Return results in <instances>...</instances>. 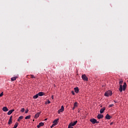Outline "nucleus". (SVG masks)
Masks as SVG:
<instances>
[{
    "label": "nucleus",
    "mask_w": 128,
    "mask_h": 128,
    "mask_svg": "<svg viewBox=\"0 0 128 128\" xmlns=\"http://www.w3.org/2000/svg\"><path fill=\"white\" fill-rule=\"evenodd\" d=\"M112 92L111 90H108L104 94L105 96H112Z\"/></svg>",
    "instance_id": "f257e3e1"
},
{
    "label": "nucleus",
    "mask_w": 128,
    "mask_h": 128,
    "mask_svg": "<svg viewBox=\"0 0 128 128\" xmlns=\"http://www.w3.org/2000/svg\"><path fill=\"white\" fill-rule=\"evenodd\" d=\"M82 78L84 82H88V76L86 74L82 75Z\"/></svg>",
    "instance_id": "f03ea898"
},
{
    "label": "nucleus",
    "mask_w": 128,
    "mask_h": 128,
    "mask_svg": "<svg viewBox=\"0 0 128 128\" xmlns=\"http://www.w3.org/2000/svg\"><path fill=\"white\" fill-rule=\"evenodd\" d=\"M64 110V106H61V108L58 110V114H60V112H62Z\"/></svg>",
    "instance_id": "7ed1b4c3"
},
{
    "label": "nucleus",
    "mask_w": 128,
    "mask_h": 128,
    "mask_svg": "<svg viewBox=\"0 0 128 128\" xmlns=\"http://www.w3.org/2000/svg\"><path fill=\"white\" fill-rule=\"evenodd\" d=\"M12 116H11L9 119L8 124H12Z\"/></svg>",
    "instance_id": "20e7f679"
},
{
    "label": "nucleus",
    "mask_w": 128,
    "mask_h": 128,
    "mask_svg": "<svg viewBox=\"0 0 128 128\" xmlns=\"http://www.w3.org/2000/svg\"><path fill=\"white\" fill-rule=\"evenodd\" d=\"M90 122H92V124H96V120L94 118H92L90 120Z\"/></svg>",
    "instance_id": "39448f33"
},
{
    "label": "nucleus",
    "mask_w": 128,
    "mask_h": 128,
    "mask_svg": "<svg viewBox=\"0 0 128 128\" xmlns=\"http://www.w3.org/2000/svg\"><path fill=\"white\" fill-rule=\"evenodd\" d=\"M76 124H78V120H76L74 122H71L69 124H70L72 126H76Z\"/></svg>",
    "instance_id": "423d86ee"
},
{
    "label": "nucleus",
    "mask_w": 128,
    "mask_h": 128,
    "mask_svg": "<svg viewBox=\"0 0 128 128\" xmlns=\"http://www.w3.org/2000/svg\"><path fill=\"white\" fill-rule=\"evenodd\" d=\"M44 122H40V123H39L38 125L37 126V128H40V126H44Z\"/></svg>",
    "instance_id": "0eeeda50"
},
{
    "label": "nucleus",
    "mask_w": 128,
    "mask_h": 128,
    "mask_svg": "<svg viewBox=\"0 0 128 128\" xmlns=\"http://www.w3.org/2000/svg\"><path fill=\"white\" fill-rule=\"evenodd\" d=\"M97 118H98V120H100V118H104V115L102 114H98L97 116Z\"/></svg>",
    "instance_id": "6e6552de"
},
{
    "label": "nucleus",
    "mask_w": 128,
    "mask_h": 128,
    "mask_svg": "<svg viewBox=\"0 0 128 128\" xmlns=\"http://www.w3.org/2000/svg\"><path fill=\"white\" fill-rule=\"evenodd\" d=\"M74 92H76V94H78V92H80V90L78 89V87H76L74 88Z\"/></svg>",
    "instance_id": "1a4fd4ad"
},
{
    "label": "nucleus",
    "mask_w": 128,
    "mask_h": 128,
    "mask_svg": "<svg viewBox=\"0 0 128 128\" xmlns=\"http://www.w3.org/2000/svg\"><path fill=\"white\" fill-rule=\"evenodd\" d=\"M2 110L3 112H8V107L4 106L2 108Z\"/></svg>",
    "instance_id": "9d476101"
},
{
    "label": "nucleus",
    "mask_w": 128,
    "mask_h": 128,
    "mask_svg": "<svg viewBox=\"0 0 128 128\" xmlns=\"http://www.w3.org/2000/svg\"><path fill=\"white\" fill-rule=\"evenodd\" d=\"M14 110H10L8 112V116H10V114H12V112H14Z\"/></svg>",
    "instance_id": "9b49d317"
},
{
    "label": "nucleus",
    "mask_w": 128,
    "mask_h": 128,
    "mask_svg": "<svg viewBox=\"0 0 128 128\" xmlns=\"http://www.w3.org/2000/svg\"><path fill=\"white\" fill-rule=\"evenodd\" d=\"M104 110H106V107L102 108L100 110V114H103V112H104Z\"/></svg>",
    "instance_id": "f8f14e48"
},
{
    "label": "nucleus",
    "mask_w": 128,
    "mask_h": 128,
    "mask_svg": "<svg viewBox=\"0 0 128 128\" xmlns=\"http://www.w3.org/2000/svg\"><path fill=\"white\" fill-rule=\"evenodd\" d=\"M106 120H110L112 118V116H110V114H106Z\"/></svg>",
    "instance_id": "ddd939ff"
},
{
    "label": "nucleus",
    "mask_w": 128,
    "mask_h": 128,
    "mask_svg": "<svg viewBox=\"0 0 128 128\" xmlns=\"http://www.w3.org/2000/svg\"><path fill=\"white\" fill-rule=\"evenodd\" d=\"M38 96H44V92H40L38 94Z\"/></svg>",
    "instance_id": "4468645a"
},
{
    "label": "nucleus",
    "mask_w": 128,
    "mask_h": 128,
    "mask_svg": "<svg viewBox=\"0 0 128 128\" xmlns=\"http://www.w3.org/2000/svg\"><path fill=\"white\" fill-rule=\"evenodd\" d=\"M119 90L120 92H122V84L120 85Z\"/></svg>",
    "instance_id": "2eb2a0df"
},
{
    "label": "nucleus",
    "mask_w": 128,
    "mask_h": 128,
    "mask_svg": "<svg viewBox=\"0 0 128 128\" xmlns=\"http://www.w3.org/2000/svg\"><path fill=\"white\" fill-rule=\"evenodd\" d=\"M122 86H123V90H126V84L124 82Z\"/></svg>",
    "instance_id": "dca6fc26"
},
{
    "label": "nucleus",
    "mask_w": 128,
    "mask_h": 128,
    "mask_svg": "<svg viewBox=\"0 0 128 128\" xmlns=\"http://www.w3.org/2000/svg\"><path fill=\"white\" fill-rule=\"evenodd\" d=\"M23 118H24L23 116H20L18 119V122H20V120H22Z\"/></svg>",
    "instance_id": "f3484780"
},
{
    "label": "nucleus",
    "mask_w": 128,
    "mask_h": 128,
    "mask_svg": "<svg viewBox=\"0 0 128 128\" xmlns=\"http://www.w3.org/2000/svg\"><path fill=\"white\" fill-rule=\"evenodd\" d=\"M58 119H56L53 122V124H58Z\"/></svg>",
    "instance_id": "a211bd4d"
},
{
    "label": "nucleus",
    "mask_w": 128,
    "mask_h": 128,
    "mask_svg": "<svg viewBox=\"0 0 128 128\" xmlns=\"http://www.w3.org/2000/svg\"><path fill=\"white\" fill-rule=\"evenodd\" d=\"M30 115H28L25 118V120H30Z\"/></svg>",
    "instance_id": "6ab92c4d"
},
{
    "label": "nucleus",
    "mask_w": 128,
    "mask_h": 128,
    "mask_svg": "<svg viewBox=\"0 0 128 128\" xmlns=\"http://www.w3.org/2000/svg\"><path fill=\"white\" fill-rule=\"evenodd\" d=\"M18 123L16 122L15 124L14 125V126L13 127V128H18Z\"/></svg>",
    "instance_id": "aec40b11"
},
{
    "label": "nucleus",
    "mask_w": 128,
    "mask_h": 128,
    "mask_svg": "<svg viewBox=\"0 0 128 128\" xmlns=\"http://www.w3.org/2000/svg\"><path fill=\"white\" fill-rule=\"evenodd\" d=\"M38 116H40V113H37L35 115V118H38Z\"/></svg>",
    "instance_id": "412c9836"
},
{
    "label": "nucleus",
    "mask_w": 128,
    "mask_h": 128,
    "mask_svg": "<svg viewBox=\"0 0 128 128\" xmlns=\"http://www.w3.org/2000/svg\"><path fill=\"white\" fill-rule=\"evenodd\" d=\"M38 98V94H36V95L34 96H33V98H34V99H36L37 98Z\"/></svg>",
    "instance_id": "4be33fe9"
},
{
    "label": "nucleus",
    "mask_w": 128,
    "mask_h": 128,
    "mask_svg": "<svg viewBox=\"0 0 128 128\" xmlns=\"http://www.w3.org/2000/svg\"><path fill=\"white\" fill-rule=\"evenodd\" d=\"M16 80V77H13L11 78L12 82H14V80Z\"/></svg>",
    "instance_id": "5701e85b"
},
{
    "label": "nucleus",
    "mask_w": 128,
    "mask_h": 128,
    "mask_svg": "<svg viewBox=\"0 0 128 128\" xmlns=\"http://www.w3.org/2000/svg\"><path fill=\"white\" fill-rule=\"evenodd\" d=\"M30 76L31 78H36V77L34 76L32 74H30Z\"/></svg>",
    "instance_id": "b1692460"
},
{
    "label": "nucleus",
    "mask_w": 128,
    "mask_h": 128,
    "mask_svg": "<svg viewBox=\"0 0 128 128\" xmlns=\"http://www.w3.org/2000/svg\"><path fill=\"white\" fill-rule=\"evenodd\" d=\"M56 126V124L54 123V124H52V126H50V128H54V126Z\"/></svg>",
    "instance_id": "393cba45"
},
{
    "label": "nucleus",
    "mask_w": 128,
    "mask_h": 128,
    "mask_svg": "<svg viewBox=\"0 0 128 128\" xmlns=\"http://www.w3.org/2000/svg\"><path fill=\"white\" fill-rule=\"evenodd\" d=\"M74 106L75 107L78 106V103L76 102L74 103Z\"/></svg>",
    "instance_id": "a878e982"
},
{
    "label": "nucleus",
    "mask_w": 128,
    "mask_h": 128,
    "mask_svg": "<svg viewBox=\"0 0 128 128\" xmlns=\"http://www.w3.org/2000/svg\"><path fill=\"white\" fill-rule=\"evenodd\" d=\"M24 110H25L24 108H22L20 110V112H24Z\"/></svg>",
    "instance_id": "bb28decb"
},
{
    "label": "nucleus",
    "mask_w": 128,
    "mask_h": 128,
    "mask_svg": "<svg viewBox=\"0 0 128 128\" xmlns=\"http://www.w3.org/2000/svg\"><path fill=\"white\" fill-rule=\"evenodd\" d=\"M68 128H74V127H72V126L69 124V125L68 126Z\"/></svg>",
    "instance_id": "cd10ccee"
},
{
    "label": "nucleus",
    "mask_w": 128,
    "mask_h": 128,
    "mask_svg": "<svg viewBox=\"0 0 128 128\" xmlns=\"http://www.w3.org/2000/svg\"><path fill=\"white\" fill-rule=\"evenodd\" d=\"M122 82H122V80H120V82H119L120 84H122Z\"/></svg>",
    "instance_id": "c85d7f7f"
},
{
    "label": "nucleus",
    "mask_w": 128,
    "mask_h": 128,
    "mask_svg": "<svg viewBox=\"0 0 128 128\" xmlns=\"http://www.w3.org/2000/svg\"><path fill=\"white\" fill-rule=\"evenodd\" d=\"M4 96V92H2L0 94V96Z\"/></svg>",
    "instance_id": "c756f323"
},
{
    "label": "nucleus",
    "mask_w": 128,
    "mask_h": 128,
    "mask_svg": "<svg viewBox=\"0 0 128 128\" xmlns=\"http://www.w3.org/2000/svg\"><path fill=\"white\" fill-rule=\"evenodd\" d=\"M114 106V104H110L109 106H108V108H112Z\"/></svg>",
    "instance_id": "7c9ffc66"
},
{
    "label": "nucleus",
    "mask_w": 128,
    "mask_h": 128,
    "mask_svg": "<svg viewBox=\"0 0 128 128\" xmlns=\"http://www.w3.org/2000/svg\"><path fill=\"white\" fill-rule=\"evenodd\" d=\"M28 109H26L25 111L26 114H28Z\"/></svg>",
    "instance_id": "2f4dec72"
},
{
    "label": "nucleus",
    "mask_w": 128,
    "mask_h": 128,
    "mask_svg": "<svg viewBox=\"0 0 128 128\" xmlns=\"http://www.w3.org/2000/svg\"><path fill=\"white\" fill-rule=\"evenodd\" d=\"M72 94H73V96H74V92L72 91Z\"/></svg>",
    "instance_id": "473e14b6"
},
{
    "label": "nucleus",
    "mask_w": 128,
    "mask_h": 128,
    "mask_svg": "<svg viewBox=\"0 0 128 128\" xmlns=\"http://www.w3.org/2000/svg\"><path fill=\"white\" fill-rule=\"evenodd\" d=\"M48 104H50V100H48Z\"/></svg>",
    "instance_id": "72a5a7b5"
},
{
    "label": "nucleus",
    "mask_w": 128,
    "mask_h": 128,
    "mask_svg": "<svg viewBox=\"0 0 128 128\" xmlns=\"http://www.w3.org/2000/svg\"><path fill=\"white\" fill-rule=\"evenodd\" d=\"M96 124H100V122L96 120Z\"/></svg>",
    "instance_id": "f704fd0d"
},
{
    "label": "nucleus",
    "mask_w": 128,
    "mask_h": 128,
    "mask_svg": "<svg viewBox=\"0 0 128 128\" xmlns=\"http://www.w3.org/2000/svg\"><path fill=\"white\" fill-rule=\"evenodd\" d=\"M74 108H76V106H74L73 108H72V110H74Z\"/></svg>",
    "instance_id": "c9c22d12"
},
{
    "label": "nucleus",
    "mask_w": 128,
    "mask_h": 128,
    "mask_svg": "<svg viewBox=\"0 0 128 128\" xmlns=\"http://www.w3.org/2000/svg\"><path fill=\"white\" fill-rule=\"evenodd\" d=\"M52 100H54V96H52Z\"/></svg>",
    "instance_id": "e433bc0d"
},
{
    "label": "nucleus",
    "mask_w": 128,
    "mask_h": 128,
    "mask_svg": "<svg viewBox=\"0 0 128 128\" xmlns=\"http://www.w3.org/2000/svg\"><path fill=\"white\" fill-rule=\"evenodd\" d=\"M114 124V122H111V123L110 124V125L112 126V124Z\"/></svg>",
    "instance_id": "4c0bfd02"
},
{
    "label": "nucleus",
    "mask_w": 128,
    "mask_h": 128,
    "mask_svg": "<svg viewBox=\"0 0 128 128\" xmlns=\"http://www.w3.org/2000/svg\"><path fill=\"white\" fill-rule=\"evenodd\" d=\"M45 120H46V119H45Z\"/></svg>",
    "instance_id": "58836bf2"
},
{
    "label": "nucleus",
    "mask_w": 128,
    "mask_h": 128,
    "mask_svg": "<svg viewBox=\"0 0 128 128\" xmlns=\"http://www.w3.org/2000/svg\"><path fill=\"white\" fill-rule=\"evenodd\" d=\"M114 102H116V101H114Z\"/></svg>",
    "instance_id": "ea45409f"
},
{
    "label": "nucleus",
    "mask_w": 128,
    "mask_h": 128,
    "mask_svg": "<svg viewBox=\"0 0 128 128\" xmlns=\"http://www.w3.org/2000/svg\"><path fill=\"white\" fill-rule=\"evenodd\" d=\"M114 102H116V101H114Z\"/></svg>",
    "instance_id": "a19ab883"
},
{
    "label": "nucleus",
    "mask_w": 128,
    "mask_h": 128,
    "mask_svg": "<svg viewBox=\"0 0 128 128\" xmlns=\"http://www.w3.org/2000/svg\"><path fill=\"white\" fill-rule=\"evenodd\" d=\"M114 102H116V101H114Z\"/></svg>",
    "instance_id": "79ce46f5"
}]
</instances>
